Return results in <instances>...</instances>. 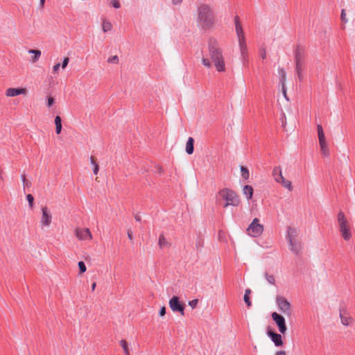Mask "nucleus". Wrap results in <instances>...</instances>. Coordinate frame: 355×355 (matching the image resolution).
<instances>
[{"instance_id":"nucleus-1","label":"nucleus","mask_w":355,"mask_h":355,"mask_svg":"<svg viewBox=\"0 0 355 355\" xmlns=\"http://www.w3.org/2000/svg\"><path fill=\"white\" fill-rule=\"evenodd\" d=\"M196 23L204 30L212 28L215 24V15L211 7L207 3L200 4L196 10Z\"/></svg>"},{"instance_id":"nucleus-2","label":"nucleus","mask_w":355,"mask_h":355,"mask_svg":"<svg viewBox=\"0 0 355 355\" xmlns=\"http://www.w3.org/2000/svg\"><path fill=\"white\" fill-rule=\"evenodd\" d=\"M286 239L288 243L289 250L295 254H300L302 250V242L299 230L293 226H288Z\"/></svg>"},{"instance_id":"nucleus-3","label":"nucleus","mask_w":355,"mask_h":355,"mask_svg":"<svg viewBox=\"0 0 355 355\" xmlns=\"http://www.w3.org/2000/svg\"><path fill=\"white\" fill-rule=\"evenodd\" d=\"M209 55L214 64L218 72H223L225 71V64L218 44L216 41H209Z\"/></svg>"},{"instance_id":"nucleus-4","label":"nucleus","mask_w":355,"mask_h":355,"mask_svg":"<svg viewBox=\"0 0 355 355\" xmlns=\"http://www.w3.org/2000/svg\"><path fill=\"white\" fill-rule=\"evenodd\" d=\"M234 24H235V31L236 33L238 42H239V46L240 53H241V57L243 61V63H245L248 61V47H247V44H246L245 33L243 29V26L240 21L239 16H236L234 17Z\"/></svg>"},{"instance_id":"nucleus-5","label":"nucleus","mask_w":355,"mask_h":355,"mask_svg":"<svg viewBox=\"0 0 355 355\" xmlns=\"http://www.w3.org/2000/svg\"><path fill=\"white\" fill-rule=\"evenodd\" d=\"M337 221L338 230L343 239L345 241L350 240L352 236L351 225L344 212L340 211L338 213Z\"/></svg>"},{"instance_id":"nucleus-6","label":"nucleus","mask_w":355,"mask_h":355,"mask_svg":"<svg viewBox=\"0 0 355 355\" xmlns=\"http://www.w3.org/2000/svg\"><path fill=\"white\" fill-rule=\"evenodd\" d=\"M220 196L226 201L224 207L229 205L236 207L240 203V199L236 193L229 189H223L218 192Z\"/></svg>"},{"instance_id":"nucleus-7","label":"nucleus","mask_w":355,"mask_h":355,"mask_svg":"<svg viewBox=\"0 0 355 355\" xmlns=\"http://www.w3.org/2000/svg\"><path fill=\"white\" fill-rule=\"evenodd\" d=\"M272 175L275 178V180L277 182L280 183L282 187L287 189L288 191L293 190L291 182L284 178L282 175V169L279 166H276L273 168Z\"/></svg>"},{"instance_id":"nucleus-8","label":"nucleus","mask_w":355,"mask_h":355,"mask_svg":"<svg viewBox=\"0 0 355 355\" xmlns=\"http://www.w3.org/2000/svg\"><path fill=\"white\" fill-rule=\"evenodd\" d=\"M263 232V225L259 223V220L254 218L247 229L248 234L252 237H258Z\"/></svg>"},{"instance_id":"nucleus-9","label":"nucleus","mask_w":355,"mask_h":355,"mask_svg":"<svg viewBox=\"0 0 355 355\" xmlns=\"http://www.w3.org/2000/svg\"><path fill=\"white\" fill-rule=\"evenodd\" d=\"M276 303L279 310L284 315L289 316L292 313L291 303L282 296H277L276 297Z\"/></svg>"},{"instance_id":"nucleus-10","label":"nucleus","mask_w":355,"mask_h":355,"mask_svg":"<svg viewBox=\"0 0 355 355\" xmlns=\"http://www.w3.org/2000/svg\"><path fill=\"white\" fill-rule=\"evenodd\" d=\"M317 130L321 151L324 155L327 156L329 154V151L326 141L325 135L321 125L318 124L317 125Z\"/></svg>"},{"instance_id":"nucleus-11","label":"nucleus","mask_w":355,"mask_h":355,"mask_svg":"<svg viewBox=\"0 0 355 355\" xmlns=\"http://www.w3.org/2000/svg\"><path fill=\"white\" fill-rule=\"evenodd\" d=\"M74 234L77 239L80 241H89L93 239L89 228L77 227L74 230Z\"/></svg>"},{"instance_id":"nucleus-12","label":"nucleus","mask_w":355,"mask_h":355,"mask_svg":"<svg viewBox=\"0 0 355 355\" xmlns=\"http://www.w3.org/2000/svg\"><path fill=\"white\" fill-rule=\"evenodd\" d=\"M170 309L173 312H178L181 315H184V304L180 302L177 296H173L168 302Z\"/></svg>"},{"instance_id":"nucleus-13","label":"nucleus","mask_w":355,"mask_h":355,"mask_svg":"<svg viewBox=\"0 0 355 355\" xmlns=\"http://www.w3.org/2000/svg\"><path fill=\"white\" fill-rule=\"evenodd\" d=\"M271 317L277 326L279 332L284 334L287 331L285 318L277 312H273L271 314Z\"/></svg>"},{"instance_id":"nucleus-14","label":"nucleus","mask_w":355,"mask_h":355,"mask_svg":"<svg viewBox=\"0 0 355 355\" xmlns=\"http://www.w3.org/2000/svg\"><path fill=\"white\" fill-rule=\"evenodd\" d=\"M52 223V214L46 207L42 208L40 224L42 228L49 227Z\"/></svg>"},{"instance_id":"nucleus-15","label":"nucleus","mask_w":355,"mask_h":355,"mask_svg":"<svg viewBox=\"0 0 355 355\" xmlns=\"http://www.w3.org/2000/svg\"><path fill=\"white\" fill-rule=\"evenodd\" d=\"M267 335L270 338L276 347H281L284 343L281 334H277L270 329L267 331Z\"/></svg>"},{"instance_id":"nucleus-16","label":"nucleus","mask_w":355,"mask_h":355,"mask_svg":"<svg viewBox=\"0 0 355 355\" xmlns=\"http://www.w3.org/2000/svg\"><path fill=\"white\" fill-rule=\"evenodd\" d=\"M27 89L26 88H8L6 91V95L8 97H14L21 94H26Z\"/></svg>"},{"instance_id":"nucleus-17","label":"nucleus","mask_w":355,"mask_h":355,"mask_svg":"<svg viewBox=\"0 0 355 355\" xmlns=\"http://www.w3.org/2000/svg\"><path fill=\"white\" fill-rule=\"evenodd\" d=\"M296 62V71L298 76V78L301 80L302 78V66L301 62V58L299 54L296 55L295 58Z\"/></svg>"},{"instance_id":"nucleus-18","label":"nucleus","mask_w":355,"mask_h":355,"mask_svg":"<svg viewBox=\"0 0 355 355\" xmlns=\"http://www.w3.org/2000/svg\"><path fill=\"white\" fill-rule=\"evenodd\" d=\"M253 192V188L250 185H245L243 187V193L245 196L248 200H250L252 198Z\"/></svg>"},{"instance_id":"nucleus-19","label":"nucleus","mask_w":355,"mask_h":355,"mask_svg":"<svg viewBox=\"0 0 355 355\" xmlns=\"http://www.w3.org/2000/svg\"><path fill=\"white\" fill-rule=\"evenodd\" d=\"M28 53L33 54V56L31 59V62L35 63L40 58L41 56V51L37 49H30L28 50Z\"/></svg>"},{"instance_id":"nucleus-20","label":"nucleus","mask_w":355,"mask_h":355,"mask_svg":"<svg viewBox=\"0 0 355 355\" xmlns=\"http://www.w3.org/2000/svg\"><path fill=\"white\" fill-rule=\"evenodd\" d=\"M193 139L192 137H189L186 144V152L189 155H191L193 153Z\"/></svg>"},{"instance_id":"nucleus-21","label":"nucleus","mask_w":355,"mask_h":355,"mask_svg":"<svg viewBox=\"0 0 355 355\" xmlns=\"http://www.w3.org/2000/svg\"><path fill=\"white\" fill-rule=\"evenodd\" d=\"M55 132L57 135L60 134L62 130V119L60 116H57L55 118Z\"/></svg>"},{"instance_id":"nucleus-22","label":"nucleus","mask_w":355,"mask_h":355,"mask_svg":"<svg viewBox=\"0 0 355 355\" xmlns=\"http://www.w3.org/2000/svg\"><path fill=\"white\" fill-rule=\"evenodd\" d=\"M340 320L342 324L345 326H349L353 322V319L352 317L345 315H340Z\"/></svg>"},{"instance_id":"nucleus-23","label":"nucleus","mask_w":355,"mask_h":355,"mask_svg":"<svg viewBox=\"0 0 355 355\" xmlns=\"http://www.w3.org/2000/svg\"><path fill=\"white\" fill-rule=\"evenodd\" d=\"M158 245L160 248H164L169 246L168 242L163 234H161L159 237Z\"/></svg>"},{"instance_id":"nucleus-24","label":"nucleus","mask_w":355,"mask_h":355,"mask_svg":"<svg viewBox=\"0 0 355 355\" xmlns=\"http://www.w3.org/2000/svg\"><path fill=\"white\" fill-rule=\"evenodd\" d=\"M112 28V25L111 22H110L107 19H103L102 23V29L104 33L110 31Z\"/></svg>"},{"instance_id":"nucleus-25","label":"nucleus","mask_w":355,"mask_h":355,"mask_svg":"<svg viewBox=\"0 0 355 355\" xmlns=\"http://www.w3.org/2000/svg\"><path fill=\"white\" fill-rule=\"evenodd\" d=\"M119 344L123 348L124 355H130V349L128 342L125 340H121Z\"/></svg>"},{"instance_id":"nucleus-26","label":"nucleus","mask_w":355,"mask_h":355,"mask_svg":"<svg viewBox=\"0 0 355 355\" xmlns=\"http://www.w3.org/2000/svg\"><path fill=\"white\" fill-rule=\"evenodd\" d=\"M264 277H265L266 281L269 284H272L273 286H275L276 284L275 277V276L273 275L269 274L268 272H265L264 273Z\"/></svg>"},{"instance_id":"nucleus-27","label":"nucleus","mask_w":355,"mask_h":355,"mask_svg":"<svg viewBox=\"0 0 355 355\" xmlns=\"http://www.w3.org/2000/svg\"><path fill=\"white\" fill-rule=\"evenodd\" d=\"M278 73L279 75V81L281 85H286V75L285 71L283 69H279Z\"/></svg>"},{"instance_id":"nucleus-28","label":"nucleus","mask_w":355,"mask_h":355,"mask_svg":"<svg viewBox=\"0 0 355 355\" xmlns=\"http://www.w3.org/2000/svg\"><path fill=\"white\" fill-rule=\"evenodd\" d=\"M90 163L94 166L93 172L95 175H97L99 171V166L96 162L94 157L93 156L90 157Z\"/></svg>"},{"instance_id":"nucleus-29","label":"nucleus","mask_w":355,"mask_h":355,"mask_svg":"<svg viewBox=\"0 0 355 355\" xmlns=\"http://www.w3.org/2000/svg\"><path fill=\"white\" fill-rule=\"evenodd\" d=\"M241 176L244 180H248L250 178L249 170L245 166H241Z\"/></svg>"},{"instance_id":"nucleus-30","label":"nucleus","mask_w":355,"mask_h":355,"mask_svg":"<svg viewBox=\"0 0 355 355\" xmlns=\"http://www.w3.org/2000/svg\"><path fill=\"white\" fill-rule=\"evenodd\" d=\"M250 293H251V291L250 289H246L245 292L244 297H243L244 302H245V304L248 305V307H250L252 304L250 300V297H249Z\"/></svg>"},{"instance_id":"nucleus-31","label":"nucleus","mask_w":355,"mask_h":355,"mask_svg":"<svg viewBox=\"0 0 355 355\" xmlns=\"http://www.w3.org/2000/svg\"><path fill=\"white\" fill-rule=\"evenodd\" d=\"M78 266L80 274L85 272L87 270L86 266L83 261H79L78 263Z\"/></svg>"},{"instance_id":"nucleus-32","label":"nucleus","mask_w":355,"mask_h":355,"mask_svg":"<svg viewBox=\"0 0 355 355\" xmlns=\"http://www.w3.org/2000/svg\"><path fill=\"white\" fill-rule=\"evenodd\" d=\"M119 62V58L117 55H113L107 59V62L116 64Z\"/></svg>"},{"instance_id":"nucleus-33","label":"nucleus","mask_w":355,"mask_h":355,"mask_svg":"<svg viewBox=\"0 0 355 355\" xmlns=\"http://www.w3.org/2000/svg\"><path fill=\"white\" fill-rule=\"evenodd\" d=\"M26 199H27V200H28V202L29 207H30L31 208H32V207H33V201H34V198H33V196L31 194H28V195L26 196Z\"/></svg>"},{"instance_id":"nucleus-34","label":"nucleus","mask_w":355,"mask_h":355,"mask_svg":"<svg viewBox=\"0 0 355 355\" xmlns=\"http://www.w3.org/2000/svg\"><path fill=\"white\" fill-rule=\"evenodd\" d=\"M260 56L262 59L266 58V49L264 47H261L259 49Z\"/></svg>"},{"instance_id":"nucleus-35","label":"nucleus","mask_w":355,"mask_h":355,"mask_svg":"<svg viewBox=\"0 0 355 355\" xmlns=\"http://www.w3.org/2000/svg\"><path fill=\"white\" fill-rule=\"evenodd\" d=\"M69 58L68 57L64 58V59L62 60V63L61 64V67L62 69H64L67 67V66L69 64Z\"/></svg>"},{"instance_id":"nucleus-36","label":"nucleus","mask_w":355,"mask_h":355,"mask_svg":"<svg viewBox=\"0 0 355 355\" xmlns=\"http://www.w3.org/2000/svg\"><path fill=\"white\" fill-rule=\"evenodd\" d=\"M202 62L203 65L206 67L209 68L211 66L210 61L207 58H202Z\"/></svg>"},{"instance_id":"nucleus-37","label":"nucleus","mask_w":355,"mask_h":355,"mask_svg":"<svg viewBox=\"0 0 355 355\" xmlns=\"http://www.w3.org/2000/svg\"><path fill=\"white\" fill-rule=\"evenodd\" d=\"M61 67L60 63H57L53 67V72L54 74H58Z\"/></svg>"},{"instance_id":"nucleus-38","label":"nucleus","mask_w":355,"mask_h":355,"mask_svg":"<svg viewBox=\"0 0 355 355\" xmlns=\"http://www.w3.org/2000/svg\"><path fill=\"white\" fill-rule=\"evenodd\" d=\"M282 92L285 99L288 101L289 98L287 96L286 85H282Z\"/></svg>"},{"instance_id":"nucleus-39","label":"nucleus","mask_w":355,"mask_h":355,"mask_svg":"<svg viewBox=\"0 0 355 355\" xmlns=\"http://www.w3.org/2000/svg\"><path fill=\"white\" fill-rule=\"evenodd\" d=\"M198 300L197 299L193 300L189 302V305L192 308L195 309L197 306Z\"/></svg>"},{"instance_id":"nucleus-40","label":"nucleus","mask_w":355,"mask_h":355,"mask_svg":"<svg viewBox=\"0 0 355 355\" xmlns=\"http://www.w3.org/2000/svg\"><path fill=\"white\" fill-rule=\"evenodd\" d=\"M111 3H112V6L115 8H119L121 6V4H120L119 0H112Z\"/></svg>"},{"instance_id":"nucleus-41","label":"nucleus","mask_w":355,"mask_h":355,"mask_svg":"<svg viewBox=\"0 0 355 355\" xmlns=\"http://www.w3.org/2000/svg\"><path fill=\"white\" fill-rule=\"evenodd\" d=\"M54 103V98L51 96H49L47 98V106L49 107H51Z\"/></svg>"},{"instance_id":"nucleus-42","label":"nucleus","mask_w":355,"mask_h":355,"mask_svg":"<svg viewBox=\"0 0 355 355\" xmlns=\"http://www.w3.org/2000/svg\"><path fill=\"white\" fill-rule=\"evenodd\" d=\"M341 19L344 22H347V19H346V13H345V10H343L342 12H341Z\"/></svg>"},{"instance_id":"nucleus-43","label":"nucleus","mask_w":355,"mask_h":355,"mask_svg":"<svg viewBox=\"0 0 355 355\" xmlns=\"http://www.w3.org/2000/svg\"><path fill=\"white\" fill-rule=\"evenodd\" d=\"M159 315L164 316L166 313V308L164 306H162L159 310Z\"/></svg>"},{"instance_id":"nucleus-44","label":"nucleus","mask_w":355,"mask_h":355,"mask_svg":"<svg viewBox=\"0 0 355 355\" xmlns=\"http://www.w3.org/2000/svg\"><path fill=\"white\" fill-rule=\"evenodd\" d=\"M22 182H23V184H24V187L28 186L29 182H28V181L26 179V178H25V176H24V175H23V176H22Z\"/></svg>"},{"instance_id":"nucleus-45","label":"nucleus","mask_w":355,"mask_h":355,"mask_svg":"<svg viewBox=\"0 0 355 355\" xmlns=\"http://www.w3.org/2000/svg\"><path fill=\"white\" fill-rule=\"evenodd\" d=\"M183 0H171V2L173 5L177 6L180 4Z\"/></svg>"},{"instance_id":"nucleus-46","label":"nucleus","mask_w":355,"mask_h":355,"mask_svg":"<svg viewBox=\"0 0 355 355\" xmlns=\"http://www.w3.org/2000/svg\"><path fill=\"white\" fill-rule=\"evenodd\" d=\"M128 239L132 241L133 239V234H132V232L131 230H128Z\"/></svg>"},{"instance_id":"nucleus-47","label":"nucleus","mask_w":355,"mask_h":355,"mask_svg":"<svg viewBox=\"0 0 355 355\" xmlns=\"http://www.w3.org/2000/svg\"><path fill=\"white\" fill-rule=\"evenodd\" d=\"M275 355H286V352L284 350L277 352Z\"/></svg>"},{"instance_id":"nucleus-48","label":"nucleus","mask_w":355,"mask_h":355,"mask_svg":"<svg viewBox=\"0 0 355 355\" xmlns=\"http://www.w3.org/2000/svg\"><path fill=\"white\" fill-rule=\"evenodd\" d=\"M96 284L95 282H94L92 285V290L94 291L96 288Z\"/></svg>"},{"instance_id":"nucleus-49","label":"nucleus","mask_w":355,"mask_h":355,"mask_svg":"<svg viewBox=\"0 0 355 355\" xmlns=\"http://www.w3.org/2000/svg\"><path fill=\"white\" fill-rule=\"evenodd\" d=\"M135 218L137 221H140V220H141V217H140V216H139V215H136V216H135Z\"/></svg>"},{"instance_id":"nucleus-50","label":"nucleus","mask_w":355,"mask_h":355,"mask_svg":"<svg viewBox=\"0 0 355 355\" xmlns=\"http://www.w3.org/2000/svg\"><path fill=\"white\" fill-rule=\"evenodd\" d=\"M45 0H41V5L43 6Z\"/></svg>"}]
</instances>
